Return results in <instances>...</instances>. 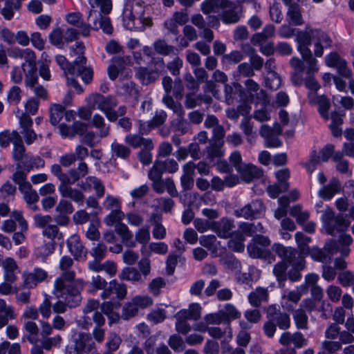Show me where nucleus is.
Masks as SVG:
<instances>
[{"label":"nucleus","instance_id":"nucleus-1","mask_svg":"<svg viewBox=\"0 0 354 354\" xmlns=\"http://www.w3.org/2000/svg\"><path fill=\"white\" fill-rule=\"evenodd\" d=\"M83 288V281L75 279V272L67 271L55 279L53 294L57 298L64 299L68 307L75 308L82 301L81 291Z\"/></svg>","mask_w":354,"mask_h":354},{"label":"nucleus","instance_id":"nucleus-2","mask_svg":"<svg viewBox=\"0 0 354 354\" xmlns=\"http://www.w3.org/2000/svg\"><path fill=\"white\" fill-rule=\"evenodd\" d=\"M145 12L142 3L128 0L123 10V23L126 28L134 30H144L151 26L152 21L143 16Z\"/></svg>","mask_w":354,"mask_h":354},{"label":"nucleus","instance_id":"nucleus-3","mask_svg":"<svg viewBox=\"0 0 354 354\" xmlns=\"http://www.w3.org/2000/svg\"><path fill=\"white\" fill-rule=\"evenodd\" d=\"M17 314L15 308L6 301L0 299V329L5 326L8 338L15 339L19 336L18 328L15 325H8V322L17 318Z\"/></svg>","mask_w":354,"mask_h":354},{"label":"nucleus","instance_id":"nucleus-4","mask_svg":"<svg viewBox=\"0 0 354 354\" xmlns=\"http://www.w3.org/2000/svg\"><path fill=\"white\" fill-rule=\"evenodd\" d=\"M297 39L298 41L297 49L306 64L308 65V71L311 73L317 70V61L313 57L311 50L308 46L312 41V30L310 32L299 31L297 32Z\"/></svg>","mask_w":354,"mask_h":354},{"label":"nucleus","instance_id":"nucleus-5","mask_svg":"<svg viewBox=\"0 0 354 354\" xmlns=\"http://www.w3.org/2000/svg\"><path fill=\"white\" fill-rule=\"evenodd\" d=\"M153 303L152 298L148 295H136L124 304L121 317L123 319L128 320L137 316L140 310L152 306Z\"/></svg>","mask_w":354,"mask_h":354},{"label":"nucleus","instance_id":"nucleus-6","mask_svg":"<svg viewBox=\"0 0 354 354\" xmlns=\"http://www.w3.org/2000/svg\"><path fill=\"white\" fill-rule=\"evenodd\" d=\"M91 9L90 10L87 21L92 26V29L98 30L100 21L104 16L102 15L108 14L112 9V3L111 0H90Z\"/></svg>","mask_w":354,"mask_h":354},{"label":"nucleus","instance_id":"nucleus-7","mask_svg":"<svg viewBox=\"0 0 354 354\" xmlns=\"http://www.w3.org/2000/svg\"><path fill=\"white\" fill-rule=\"evenodd\" d=\"M217 5L222 11L219 17L225 24H236L241 18L242 7L230 0H218Z\"/></svg>","mask_w":354,"mask_h":354},{"label":"nucleus","instance_id":"nucleus-8","mask_svg":"<svg viewBox=\"0 0 354 354\" xmlns=\"http://www.w3.org/2000/svg\"><path fill=\"white\" fill-rule=\"evenodd\" d=\"M353 243V239L348 234H342L339 236L338 241L328 239L324 247V250L328 257L340 252L342 257H347L350 253V245Z\"/></svg>","mask_w":354,"mask_h":354},{"label":"nucleus","instance_id":"nucleus-9","mask_svg":"<svg viewBox=\"0 0 354 354\" xmlns=\"http://www.w3.org/2000/svg\"><path fill=\"white\" fill-rule=\"evenodd\" d=\"M91 97L94 106L102 111L109 121L115 122L117 120V114L113 110L118 105V100L115 97L111 95L105 97L100 94H93Z\"/></svg>","mask_w":354,"mask_h":354},{"label":"nucleus","instance_id":"nucleus-10","mask_svg":"<svg viewBox=\"0 0 354 354\" xmlns=\"http://www.w3.org/2000/svg\"><path fill=\"white\" fill-rule=\"evenodd\" d=\"M15 51L18 52L19 58L25 60V62L21 65L24 69L25 77H28L30 81L32 78V75L37 73L36 67V55L35 52L30 48L20 49L19 48H17Z\"/></svg>","mask_w":354,"mask_h":354},{"label":"nucleus","instance_id":"nucleus-11","mask_svg":"<svg viewBox=\"0 0 354 354\" xmlns=\"http://www.w3.org/2000/svg\"><path fill=\"white\" fill-rule=\"evenodd\" d=\"M281 132L282 129L279 124H274L272 127L263 124L259 130L260 136L266 140V146L270 148L281 145V141L278 138Z\"/></svg>","mask_w":354,"mask_h":354},{"label":"nucleus","instance_id":"nucleus-12","mask_svg":"<svg viewBox=\"0 0 354 354\" xmlns=\"http://www.w3.org/2000/svg\"><path fill=\"white\" fill-rule=\"evenodd\" d=\"M55 60L57 64L64 71V75L66 77L68 85L74 87L79 93H82L83 90L76 80L75 79L70 78V75L73 76L75 73V64L69 63L64 56L60 55L55 57Z\"/></svg>","mask_w":354,"mask_h":354},{"label":"nucleus","instance_id":"nucleus-13","mask_svg":"<svg viewBox=\"0 0 354 354\" xmlns=\"http://www.w3.org/2000/svg\"><path fill=\"white\" fill-rule=\"evenodd\" d=\"M76 354H92L95 353L96 346L89 334L80 333L75 340Z\"/></svg>","mask_w":354,"mask_h":354},{"label":"nucleus","instance_id":"nucleus-14","mask_svg":"<svg viewBox=\"0 0 354 354\" xmlns=\"http://www.w3.org/2000/svg\"><path fill=\"white\" fill-rule=\"evenodd\" d=\"M47 277V272L39 268H35L31 272H24L22 274L24 286L26 288H34Z\"/></svg>","mask_w":354,"mask_h":354},{"label":"nucleus","instance_id":"nucleus-15","mask_svg":"<svg viewBox=\"0 0 354 354\" xmlns=\"http://www.w3.org/2000/svg\"><path fill=\"white\" fill-rule=\"evenodd\" d=\"M312 41L314 44V54L316 57H322L324 48H328L331 44V39L323 31L319 30H312Z\"/></svg>","mask_w":354,"mask_h":354},{"label":"nucleus","instance_id":"nucleus-16","mask_svg":"<svg viewBox=\"0 0 354 354\" xmlns=\"http://www.w3.org/2000/svg\"><path fill=\"white\" fill-rule=\"evenodd\" d=\"M234 228V221L227 217H223L219 221L212 223V231L221 238L230 237Z\"/></svg>","mask_w":354,"mask_h":354},{"label":"nucleus","instance_id":"nucleus-17","mask_svg":"<svg viewBox=\"0 0 354 354\" xmlns=\"http://www.w3.org/2000/svg\"><path fill=\"white\" fill-rule=\"evenodd\" d=\"M80 188L84 192H91L93 189L97 198H102L105 193V187L102 182L95 176H88L78 184Z\"/></svg>","mask_w":354,"mask_h":354},{"label":"nucleus","instance_id":"nucleus-18","mask_svg":"<svg viewBox=\"0 0 354 354\" xmlns=\"http://www.w3.org/2000/svg\"><path fill=\"white\" fill-rule=\"evenodd\" d=\"M290 66L293 68L294 72L291 75V82L295 86H301L304 80L302 77V73L306 70V64L304 60H301L298 57H292L290 60Z\"/></svg>","mask_w":354,"mask_h":354},{"label":"nucleus","instance_id":"nucleus-19","mask_svg":"<svg viewBox=\"0 0 354 354\" xmlns=\"http://www.w3.org/2000/svg\"><path fill=\"white\" fill-rule=\"evenodd\" d=\"M341 189L340 181L336 178H333L327 185H324L319 189L317 194L319 197L325 201H330L335 194L340 192Z\"/></svg>","mask_w":354,"mask_h":354},{"label":"nucleus","instance_id":"nucleus-20","mask_svg":"<svg viewBox=\"0 0 354 354\" xmlns=\"http://www.w3.org/2000/svg\"><path fill=\"white\" fill-rule=\"evenodd\" d=\"M163 102L165 105L169 109H172L174 112L178 117V125L179 129L181 130L183 133L187 132L186 121L183 119L185 111L180 104L176 102L174 99L167 94L163 97Z\"/></svg>","mask_w":354,"mask_h":354},{"label":"nucleus","instance_id":"nucleus-21","mask_svg":"<svg viewBox=\"0 0 354 354\" xmlns=\"http://www.w3.org/2000/svg\"><path fill=\"white\" fill-rule=\"evenodd\" d=\"M241 178L246 183H250L263 176V171L252 164H245L238 169Z\"/></svg>","mask_w":354,"mask_h":354},{"label":"nucleus","instance_id":"nucleus-22","mask_svg":"<svg viewBox=\"0 0 354 354\" xmlns=\"http://www.w3.org/2000/svg\"><path fill=\"white\" fill-rule=\"evenodd\" d=\"M149 226H144L139 228L135 233L134 241L142 245L140 252L142 256L150 257V252L148 250V243L150 241Z\"/></svg>","mask_w":354,"mask_h":354},{"label":"nucleus","instance_id":"nucleus-23","mask_svg":"<svg viewBox=\"0 0 354 354\" xmlns=\"http://www.w3.org/2000/svg\"><path fill=\"white\" fill-rule=\"evenodd\" d=\"M67 246L69 252L76 260H81L86 257V252L78 235H71L67 240Z\"/></svg>","mask_w":354,"mask_h":354},{"label":"nucleus","instance_id":"nucleus-24","mask_svg":"<svg viewBox=\"0 0 354 354\" xmlns=\"http://www.w3.org/2000/svg\"><path fill=\"white\" fill-rule=\"evenodd\" d=\"M86 59L85 57H78L75 61V73L70 78L74 79L75 76H80L85 83H88L93 77V71L91 68L86 67Z\"/></svg>","mask_w":354,"mask_h":354},{"label":"nucleus","instance_id":"nucleus-25","mask_svg":"<svg viewBox=\"0 0 354 354\" xmlns=\"http://www.w3.org/2000/svg\"><path fill=\"white\" fill-rule=\"evenodd\" d=\"M160 73L156 69L147 67H139L136 69V77L143 85L154 83L159 77Z\"/></svg>","mask_w":354,"mask_h":354},{"label":"nucleus","instance_id":"nucleus-26","mask_svg":"<svg viewBox=\"0 0 354 354\" xmlns=\"http://www.w3.org/2000/svg\"><path fill=\"white\" fill-rule=\"evenodd\" d=\"M3 269V277L6 281L14 283L17 280V264L15 260L11 257L6 258L2 262Z\"/></svg>","mask_w":354,"mask_h":354},{"label":"nucleus","instance_id":"nucleus-27","mask_svg":"<svg viewBox=\"0 0 354 354\" xmlns=\"http://www.w3.org/2000/svg\"><path fill=\"white\" fill-rule=\"evenodd\" d=\"M125 142L133 148L143 147L147 150H152L154 147L153 142L149 138H145L138 134H128L124 138Z\"/></svg>","mask_w":354,"mask_h":354},{"label":"nucleus","instance_id":"nucleus-28","mask_svg":"<svg viewBox=\"0 0 354 354\" xmlns=\"http://www.w3.org/2000/svg\"><path fill=\"white\" fill-rule=\"evenodd\" d=\"M37 82V73L32 75V78L30 81L28 77H25L26 86L30 88L37 98L46 100L48 99V91L43 86L39 85Z\"/></svg>","mask_w":354,"mask_h":354},{"label":"nucleus","instance_id":"nucleus-29","mask_svg":"<svg viewBox=\"0 0 354 354\" xmlns=\"http://www.w3.org/2000/svg\"><path fill=\"white\" fill-rule=\"evenodd\" d=\"M115 231L120 236L122 242L128 248L136 247V242L133 239V233L128 226L123 223H118L115 225Z\"/></svg>","mask_w":354,"mask_h":354},{"label":"nucleus","instance_id":"nucleus-30","mask_svg":"<svg viewBox=\"0 0 354 354\" xmlns=\"http://www.w3.org/2000/svg\"><path fill=\"white\" fill-rule=\"evenodd\" d=\"M332 226L331 230L327 228H323L326 233L328 235L336 236L337 234H344L350 225V223L346 221L342 215H337V217L330 223Z\"/></svg>","mask_w":354,"mask_h":354},{"label":"nucleus","instance_id":"nucleus-31","mask_svg":"<svg viewBox=\"0 0 354 354\" xmlns=\"http://www.w3.org/2000/svg\"><path fill=\"white\" fill-rule=\"evenodd\" d=\"M268 290L266 288L258 287L248 295V301L254 307H259L268 300Z\"/></svg>","mask_w":354,"mask_h":354},{"label":"nucleus","instance_id":"nucleus-32","mask_svg":"<svg viewBox=\"0 0 354 354\" xmlns=\"http://www.w3.org/2000/svg\"><path fill=\"white\" fill-rule=\"evenodd\" d=\"M58 190L62 197L69 198L75 203L82 204L84 195L77 189L72 188L70 185H59Z\"/></svg>","mask_w":354,"mask_h":354},{"label":"nucleus","instance_id":"nucleus-33","mask_svg":"<svg viewBox=\"0 0 354 354\" xmlns=\"http://www.w3.org/2000/svg\"><path fill=\"white\" fill-rule=\"evenodd\" d=\"M303 295H306V293L301 290L299 286L295 290H285L281 296V304L288 308V302L297 304Z\"/></svg>","mask_w":354,"mask_h":354},{"label":"nucleus","instance_id":"nucleus-34","mask_svg":"<svg viewBox=\"0 0 354 354\" xmlns=\"http://www.w3.org/2000/svg\"><path fill=\"white\" fill-rule=\"evenodd\" d=\"M239 232L246 236H252L254 234L265 233L266 230L261 223L243 222L239 225Z\"/></svg>","mask_w":354,"mask_h":354},{"label":"nucleus","instance_id":"nucleus-35","mask_svg":"<svg viewBox=\"0 0 354 354\" xmlns=\"http://www.w3.org/2000/svg\"><path fill=\"white\" fill-rule=\"evenodd\" d=\"M201 310L202 308L199 304L192 303L189 304L187 309L179 310V316L188 319L198 320L201 316Z\"/></svg>","mask_w":354,"mask_h":354},{"label":"nucleus","instance_id":"nucleus-36","mask_svg":"<svg viewBox=\"0 0 354 354\" xmlns=\"http://www.w3.org/2000/svg\"><path fill=\"white\" fill-rule=\"evenodd\" d=\"M17 166L19 169L24 168L27 171H29L34 167H43L44 166V160L39 157L26 156L24 161L18 162Z\"/></svg>","mask_w":354,"mask_h":354},{"label":"nucleus","instance_id":"nucleus-37","mask_svg":"<svg viewBox=\"0 0 354 354\" xmlns=\"http://www.w3.org/2000/svg\"><path fill=\"white\" fill-rule=\"evenodd\" d=\"M240 129L246 136L247 141L252 144L255 140L256 132L254 130V125L250 120V118L245 117L241 120Z\"/></svg>","mask_w":354,"mask_h":354},{"label":"nucleus","instance_id":"nucleus-38","mask_svg":"<svg viewBox=\"0 0 354 354\" xmlns=\"http://www.w3.org/2000/svg\"><path fill=\"white\" fill-rule=\"evenodd\" d=\"M121 280H126L132 282H143L141 273L134 268H125L119 274Z\"/></svg>","mask_w":354,"mask_h":354},{"label":"nucleus","instance_id":"nucleus-39","mask_svg":"<svg viewBox=\"0 0 354 354\" xmlns=\"http://www.w3.org/2000/svg\"><path fill=\"white\" fill-rule=\"evenodd\" d=\"M208 334L215 339H221L224 337L223 344H225V342H229L232 339V330L230 326H227L225 330H222L218 327H209Z\"/></svg>","mask_w":354,"mask_h":354},{"label":"nucleus","instance_id":"nucleus-40","mask_svg":"<svg viewBox=\"0 0 354 354\" xmlns=\"http://www.w3.org/2000/svg\"><path fill=\"white\" fill-rule=\"evenodd\" d=\"M55 250L54 241H48L37 247L35 250L36 258L44 261L46 259L53 253Z\"/></svg>","mask_w":354,"mask_h":354},{"label":"nucleus","instance_id":"nucleus-41","mask_svg":"<svg viewBox=\"0 0 354 354\" xmlns=\"http://www.w3.org/2000/svg\"><path fill=\"white\" fill-rule=\"evenodd\" d=\"M224 322H230L233 319H236L241 317V313L238 309L231 304H227L225 305L222 310H220Z\"/></svg>","mask_w":354,"mask_h":354},{"label":"nucleus","instance_id":"nucleus-42","mask_svg":"<svg viewBox=\"0 0 354 354\" xmlns=\"http://www.w3.org/2000/svg\"><path fill=\"white\" fill-rule=\"evenodd\" d=\"M287 16L290 24L294 26H299L304 24L300 8L297 4L290 6Z\"/></svg>","mask_w":354,"mask_h":354},{"label":"nucleus","instance_id":"nucleus-43","mask_svg":"<svg viewBox=\"0 0 354 354\" xmlns=\"http://www.w3.org/2000/svg\"><path fill=\"white\" fill-rule=\"evenodd\" d=\"M337 217L334 209L326 205L323 208L322 211L321 215V221L322 222V227L327 228L329 230H331L332 226L330 223H331L333 220H335Z\"/></svg>","mask_w":354,"mask_h":354},{"label":"nucleus","instance_id":"nucleus-44","mask_svg":"<svg viewBox=\"0 0 354 354\" xmlns=\"http://www.w3.org/2000/svg\"><path fill=\"white\" fill-rule=\"evenodd\" d=\"M152 219L153 220L154 225L152 231L153 236L156 239H163L167 234L166 228L162 225V217L153 214Z\"/></svg>","mask_w":354,"mask_h":354},{"label":"nucleus","instance_id":"nucleus-45","mask_svg":"<svg viewBox=\"0 0 354 354\" xmlns=\"http://www.w3.org/2000/svg\"><path fill=\"white\" fill-rule=\"evenodd\" d=\"M245 91L247 93V99L252 100L255 96H257L259 91L261 94H264V91L260 88L257 82L252 79H248L244 82Z\"/></svg>","mask_w":354,"mask_h":354},{"label":"nucleus","instance_id":"nucleus-46","mask_svg":"<svg viewBox=\"0 0 354 354\" xmlns=\"http://www.w3.org/2000/svg\"><path fill=\"white\" fill-rule=\"evenodd\" d=\"M275 33V28L273 25L269 24L264 27L261 32L254 35L253 41L256 43H261L268 39L272 37Z\"/></svg>","mask_w":354,"mask_h":354},{"label":"nucleus","instance_id":"nucleus-47","mask_svg":"<svg viewBox=\"0 0 354 354\" xmlns=\"http://www.w3.org/2000/svg\"><path fill=\"white\" fill-rule=\"evenodd\" d=\"M342 349V345L338 341L325 340L321 345L319 354H333Z\"/></svg>","mask_w":354,"mask_h":354},{"label":"nucleus","instance_id":"nucleus-48","mask_svg":"<svg viewBox=\"0 0 354 354\" xmlns=\"http://www.w3.org/2000/svg\"><path fill=\"white\" fill-rule=\"evenodd\" d=\"M14 148L12 151V157L15 161L22 162L25 155L26 149L23 145L22 139L21 137H17V140L14 141Z\"/></svg>","mask_w":354,"mask_h":354},{"label":"nucleus","instance_id":"nucleus-49","mask_svg":"<svg viewBox=\"0 0 354 354\" xmlns=\"http://www.w3.org/2000/svg\"><path fill=\"white\" fill-rule=\"evenodd\" d=\"M111 149L113 156L122 159L127 158L131 153V150L129 149V147L117 142H113L111 144Z\"/></svg>","mask_w":354,"mask_h":354},{"label":"nucleus","instance_id":"nucleus-50","mask_svg":"<svg viewBox=\"0 0 354 354\" xmlns=\"http://www.w3.org/2000/svg\"><path fill=\"white\" fill-rule=\"evenodd\" d=\"M125 214L121 211V209H113L104 218V223L108 226H113L114 224L122 223L121 221L124 218Z\"/></svg>","mask_w":354,"mask_h":354},{"label":"nucleus","instance_id":"nucleus-51","mask_svg":"<svg viewBox=\"0 0 354 354\" xmlns=\"http://www.w3.org/2000/svg\"><path fill=\"white\" fill-rule=\"evenodd\" d=\"M17 137H21L19 133L16 131H10L6 130L0 133V146L1 147H7L10 142L14 144V141L17 140Z\"/></svg>","mask_w":354,"mask_h":354},{"label":"nucleus","instance_id":"nucleus-52","mask_svg":"<svg viewBox=\"0 0 354 354\" xmlns=\"http://www.w3.org/2000/svg\"><path fill=\"white\" fill-rule=\"evenodd\" d=\"M110 285L118 300L122 301L125 299L127 295V287L126 284L118 283L115 279H113L110 281Z\"/></svg>","mask_w":354,"mask_h":354},{"label":"nucleus","instance_id":"nucleus-53","mask_svg":"<svg viewBox=\"0 0 354 354\" xmlns=\"http://www.w3.org/2000/svg\"><path fill=\"white\" fill-rule=\"evenodd\" d=\"M65 109L60 104H53L50 109V121L53 125L57 124L64 116Z\"/></svg>","mask_w":354,"mask_h":354},{"label":"nucleus","instance_id":"nucleus-54","mask_svg":"<svg viewBox=\"0 0 354 354\" xmlns=\"http://www.w3.org/2000/svg\"><path fill=\"white\" fill-rule=\"evenodd\" d=\"M293 319L297 328H308V316L303 309L296 310L293 313Z\"/></svg>","mask_w":354,"mask_h":354},{"label":"nucleus","instance_id":"nucleus-55","mask_svg":"<svg viewBox=\"0 0 354 354\" xmlns=\"http://www.w3.org/2000/svg\"><path fill=\"white\" fill-rule=\"evenodd\" d=\"M319 279V275L315 273H310L306 275L304 279V283L299 286L301 290L307 294L309 288H312L313 287L318 286L317 282Z\"/></svg>","mask_w":354,"mask_h":354},{"label":"nucleus","instance_id":"nucleus-56","mask_svg":"<svg viewBox=\"0 0 354 354\" xmlns=\"http://www.w3.org/2000/svg\"><path fill=\"white\" fill-rule=\"evenodd\" d=\"M20 191L24 194V198L27 204L36 203L39 201V196L37 192L32 189L30 184H26Z\"/></svg>","mask_w":354,"mask_h":354},{"label":"nucleus","instance_id":"nucleus-57","mask_svg":"<svg viewBox=\"0 0 354 354\" xmlns=\"http://www.w3.org/2000/svg\"><path fill=\"white\" fill-rule=\"evenodd\" d=\"M164 165L161 160H156L152 168L149 170L148 176L153 182L159 180L165 172L163 169Z\"/></svg>","mask_w":354,"mask_h":354},{"label":"nucleus","instance_id":"nucleus-58","mask_svg":"<svg viewBox=\"0 0 354 354\" xmlns=\"http://www.w3.org/2000/svg\"><path fill=\"white\" fill-rule=\"evenodd\" d=\"M290 215L296 218L297 222L299 224H303L306 222L310 216L308 211H303L300 205H295L292 207L290 212Z\"/></svg>","mask_w":354,"mask_h":354},{"label":"nucleus","instance_id":"nucleus-59","mask_svg":"<svg viewBox=\"0 0 354 354\" xmlns=\"http://www.w3.org/2000/svg\"><path fill=\"white\" fill-rule=\"evenodd\" d=\"M106 286V280L100 275L92 277L88 283L89 288L88 291L91 293H95L99 290L104 289Z\"/></svg>","mask_w":354,"mask_h":354},{"label":"nucleus","instance_id":"nucleus-60","mask_svg":"<svg viewBox=\"0 0 354 354\" xmlns=\"http://www.w3.org/2000/svg\"><path fill=\"white\" fill-rule=\"evenodd\" d=\"M326 293L328 299L333 303H337L339 301L342 290L340 287L335 285H330L326 289Z\"/></svg>","mask_w":354,"mask_h":354},{"label":"nucleus","instance_id":"nucleus-61","mask_svg":"<svg viewBox=\"0 0 354 354\" xmlns=\"http://www.w3.org/2000/svg\"><path fill=\"white\" fill-rule=\"evenodd\" d=\"M21 89L17 86H12L7 94V100L9 104L16 105L21 100Z\"/></svg>","mask_w":354,"mask_h":354},{"label":"nucleus","instance_id":"nucleus-62","mask_svg":"<svg viewBox=\"0 0 354 354\" xmlns=\"http://www.w3.org/2000/svg\"><path fill=\"white\" fill-rule=\"evenodd\" d=\"M316 103L319 105V111L321 115L324 119L328 120V110L330 106L328 99L324 95L318 96Z\"/></svg>","mask_w":354,"mask_h":354},{"label":"nucleus","instance_id":"nucleus-63","mask_svg":"<svg viewBox=\"0 0 354 354\" xmlns=\"http://www.w3.org/2000/svg\"><path fill=\"white\" fill-rule=\"evenodd\" d=\"M104 207L107 210L121 209V201L119 198L111 194H107L102 203Z\"/></svg>","mask_w":354,"mask_h":354},{"label":"nucleus","instance_id":"nucleus-64","mask_svg":"<svg viewBox=\"0 0 354 354\" xmlns=\"http://www.w3.org/2000/svg\"><path fill=\"white\" fill-rule=\"evenodd\" d=\"M244 240L245 238L242 234H237L234 238H232L228 241V247L234 252H243L245 248L243 244Z\"/></svg>","mask_w":354,"mask_h":354}]
</instances>
